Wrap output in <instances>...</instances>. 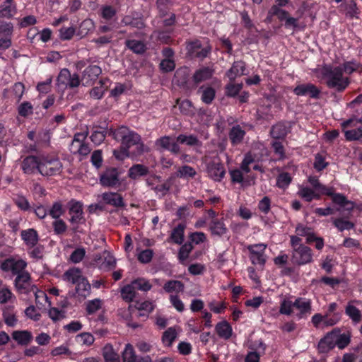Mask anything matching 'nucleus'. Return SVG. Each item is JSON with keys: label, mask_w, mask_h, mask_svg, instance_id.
I'll return each mask as SVG.
<instances>
[{"label": "nucleus", "mask_w": 362, "mask_h": 362, "mask_svg": "<svg viewBox=\"0 0 362 362\" xmlns=\"http://www.w3.org/2000/svg\"><path fill=\"white\" fill-rule=\"evenodd\" d=\"M27 266V262L18 255H10L1 262L0 269L15 276L25 271Z\"/></svg>", "instance_id": "obj_5"}, {"label": "nucleus", "mask_w": 362, "mask_h": 362, "mask_svg": "<svg viewBox=\"0 0 362 362\" xmlns=\"http://www.w3.org/2000/svg\"><path fill=\"white\" fill-rule=\"evenodd\" d=\"M186 225L184 223H179L175 227L170 236V239L175 244L182 245L185 239V229Z\"/></svg>", "instance_id": "obj_38"}, {"label": "nucleus", "mask_w": 362, "mask_h": 362, "mask_svg": "<svg viewBox=\"0 0 362 362\" xmlns=\"http://www.w3.org/2000/svg\"><path fill=\"white\" fill-rule=\"evenodd\" d=\"M102 199L105 204L115 207H124L125 205L122 196L117 192H104Z\"/></svg>", "instance_id": "obj_26"}, {"label": "nucleus", "mask_w": 362, "mask_h": 362, "mask_svg": "<svg viewBox=\"0 0 362 362\" xmlns=\"http://www.w3.org/2000/svg\"><path fill=\"white\" fill-rule=\"evenodd\" d=\"M246 132L239 124L232 127L228 132V138L232 146H236L243 143Z\"/></svg>", "instance_id": "obj_22"}, {"label": "nucleus", "mask_w": 362, "mask_h": 362, "mask_svg": "<svg viewBox=\"0 0 362 362\" xmlns=\"http://www.w3.org/2000/svg\"><path fill=\"white\" fill-rule=\"evenodd\" d=\"M345 313L354 323H358L361 321L362 315L361 311L351 303H348L346 306Z\"/></svg>", "instance_id": "obj_46"}, {"label": "nucleus", "mask_w": 362, "mask_h": 362, "mask_svg": "<svg viewBox=\"0 0 362 362\" xmlns=\"http://www.w3.org/2000/svg\"><path fill=\"white\" fill-rule=\"evenodd\" d=\"M102 356L105 362H121L119 355L110 344H107L102 349Z\"/></svg>", "instance_id": "obj_36"}, {"label": "nucleus", "mask_w": 362, "mask_h": 362, "mask_svg": "<svg viewBox=\"0 0 362 362\" xmlns=\"http://www.w3.org/2000/svg\"><path fill=\"white\" fill-rule=\"evenodd\" d=\"M81 79L79 75L76 73L71 74L69 70L66 68L62 69L57 78V84L59 87L64 88H74L79 86Z\"/></svg>", "instance_id": "obj_7"}, {"label": "nucleus", "mask_w": 362, "mask_h": 362, "mask_svg": "<svg viewBox=\"0 0 362 362\" xmlns=\"http://www.w3.org/2000/svg\"><path fill=\"white\" fill-rule=\"evenodd\" d=\"M294 302L288 298H284L280 303L279 313L286 315H291L293 313Z\"/></svg>", "instance_id": "obj_57"}, {"label": "nucleus", "mask_w": 362, "mask_h": 362, "mask_svg": "<svg viewBox=\"0 0 362 362\" xmlns=\"http://www.w3.org/2000/svg\"><path fill=\"white\" fill-rule=\"evenodd\" d=\"M21 238L27 247L36 246L40 240L38 232L34 228L22 230Z\"/></svg>", "instance_id": "obj_20"}, {"label": "nucleus", "mask_w": 362, "mask_h": 362, "mask_svg": "<svg viewBox=\"0 0 362 362\" xmlns=\"http://www.w3.org/2000/svg\"><path fill=\"white\" fill-rule=\"evenodd\" d=\"M292 182V177L291 175L287 172L281 173L276 177V187L279 189H286L291 182Z\"/></svg>", "instance_id": "obj_51"}, {"label": "nucleus", "mask_w": 362, "mask_h": 362, "mask_svg": "<svg viewBox=\"0 0 362 362\" xmlns=\"http://www.w3.org/2000/svg\"><path fill=\"white\" fill-rule=\"evenodd\" d=\"M3 318L6 325L8 327H13L16 326L18 319L14 312L13 305H5L3 309Z\"/></svg>", "instance_id": "obj_33"}, {"label": "nucleus", "mask_w": 362, "mask_h": 362, "mask_svg": "<svg viewBox=\"0 0 362 362\" xmlns=\"http://www.w3.org/2000/svg\"><path fill=\"white\" fill-rule=\"evenodd\" d=\"M81 273L82 272L81 269L73 267L64 272V278L65 280L71 282L73 284H76L83 278H84Z\"/></svg>", "instance_id": "obj_39"}, {"label": "nucleus", "mask_w": 362, "mask_h": 362, "mask_svg": "<svg viewBox=\"0 0 362 362\" xmlns=\"http://www.w3.org/2000/svg\"><path fill=\"white\" fill-rule=\"evenodd\" d=\"M119 173L116 168L106 169L100 176V183L106 187H115L120 185Z\"/></svg>", "instance_id": "obj_12"}, {"label": "nucleus", "mask_w": 362, "mask_h": 362, "mask_svg": "<svg viewBox=\"0 0 362 362\" xmlns=\"http://www.w3.org/2000/svg\"><path fill=\"white\" fill-rule=\"evenodd\" d=\"M321 74L326 86L339 93L343 92L349 85V78L344 76L341 66L325 65L322 68Z\"/></svg>", "instance_id": "obj_2"}, {"label": "nucleus", "mask_w": 362, "mask_h": 362, "mask_svg": "<svg viewBox=\"0 0 362 362\" xmlns=\"http://www.w3.org/2000/svg\"><path fill=\"white\" fill-rule=\"evenodd\" d=\"M11 336L21 346H28L33 339V334L28 330H16L12 332Z\"/></svg>", "instance_id": "obj_29"}, {"label": "nucleus", "mask_w": 362, "mask_h": 362, "mask_svg": "<svg viewBox=\"0 0 362 362\" xmlns=\"http://www.w3.org/2000/svg\"><path fill=\"white\" fill-rule=\"evenodd\" d=\"M193 249L194 246L191 242H186L185 243L182 244L177 254V259L180 264H185Z\"/></svg>", "instance_id": "obj_41"}, {"label": "nucleus", "mask_w": 362, "mask_h": 362, "mask_svg": "<svg viewBox=\"0 0 362 362\" xmlns=\"http://www.w3.org/2000/svg\"><path fill=\"white\" fill-rule=\"evenodd\" d=\"M149 169L147 166L142 164H134L128 170V177L132 180H136L140 177L146 176L148 174Z\"/></svg>", "instance_id": "obj_35"}, {"label": "nucleus", "mask_w": 362, "mask_h": 362, "mask_svg": "<svg viewBox=\"0 0 362 362\" xmlns=\"http://www.w3.org/2000/svg\"><path fill=\"white\" fill-rule=\"evenodd\" d=\"M76 285V291L78 296L86 298L90 294L91 286L86 277L83 278Z\"/></svg>", "instance_id": "obj_48"}, {"label": "nucleus", "mask_w": 362, "mask_h": 362, "mask_svg": "<svg viewBox=\"0 0 362 362\" xmlns=\"http://www.w3.org/2000/svg\"><path fill=\"white\" fill-rule=\"evenodd\" d=\"M69 213L71 215L69 219L70 223L72 224L84 223L86 218L83 216L82 202L72 199L69 202Z\"/></svg>", "instance_id": "obj_13"}, {"label": "nucleus", "mask_w": 362, "mask_h": 362, "mask_svg": "<svg viewBox=\"0 0 362 362\" xmlns=\"http://www.w3.org/2000/svg\"><path fill=\"white\" fill-rule=\"evenodd\" d=\"M209 230L212 236H217L219 238L226 235L228 231L223 218L211 219L209 223Z\"/></svg>", "instance_id": "obj_19"}, {"label": "nucleus", "mask_w": 362, "mask_h": 362, "mask_svg": "<svg viewBox=\"0 0 362 362\" xmlns=\"http://www.w3.org/2000/svg\"><path fill=\"white\" fill-rule=\"evenodd\" d=\"M122 298L127 303L132 302L136 296V292L132 284L124 285L120 291Z\"/></svg>", "instance_id": "obj_47"}, {"label": "nucleus", "mask_w": 362, "mask_h": 362, "mask_svg": "<svg viewBox=\"0 0 362 362\" xmlns=\"http://www.w3.org/2000/svg\"><path fill=\"white\" fill-rule=\"evenodd\" d=\"M216 332L218 336L223 339H229L233 334L231 325L226 320L218 322L215 327Z\"/></svg>", "instance_id": "obj_31"}, {"label": "nucleus", "mask_w": 362, "mask_h": 362, "mask_svg": "<svg viewBox=\"0 0 362 362\" xmlns=\"http://www.w3.org/2000/svg\"><path fill=\"white\" fill-rule=\"evenodd\" d=\"M185 288L184 284L178 280H169L165 283L163 289L166 293H180L183 292Z\"/></svg>", "instance_id": "obj_43"}, {"label": "nucleus", "mask_w": 362, "mask_h": 362, "mask_svg": "<svg viewBox=\"0 0 362 362\" xmlns=\"http://www.w3.org/2000/svg\"><path fill=\"white\" fill-rule=\"evenodd\" d=\"M242 88V83H233L230 81L225 87V95L227 97L235 98L239 94Z\"/></svg>", "instance_id": "obj_56"}, {"label": "nucleus", "mask_w": 362, "mask_h": 362, "mask_svg": "<svg viewBox=\"0 0 362 362\" xmlns=\"http://www.w3.org/2000/svg\"><path fill=\"white\" fill-rule=\"evenodd\" d=\"M44 249L45 248L42 245L37 243L36 246L33 247H27V252L30 258L39 260L43 258Z\"/></svg>", "instance_id": "obj_55"}, {"label": "nucleus", "mask_w": 362, "mask_h": 362, "mask_svg": "<svg viewBox=\"0 0 362 362\" xmlns=\"http://www.w3.org/2000/svg\"><path fill=\"white\" fill-rule=\"evenodd\" d=\"M14 285L18 291L23 293H27L29 291L30 285V274L25 270L16 275Z\"/></svg>", "instance_id": "obj_18"}, {"label": "nucleus", "mask_w": 362, "mask_h": 362, "mask_svg": "<svg viewBox=\"0 0 362 362\" xmlns=\"http://www.w3.org/2000/svg\"><path fill=\"white\" fill-rule=\"evenodd\" d=\"M54 233L58 236L63 235L67 230L68 226L62 219H56L52 223Z\"/></svg>", "instance_id": "obj_61"}, {"label": "nucleus", "mask_w": 362, "mask_h": 362, "mask_svg": "<svg viewBox=\"0 0 362 362\" xmlns=\"http://www.w3.org/2000/svg\"><path fill=\"white\" fill-rule=\"evenodd\" d=\"M131 284L136 291L139 290L146 292L150 291L152 288V285L150 282L144 278H137L132 281Z\"/></svg>", "instance_id": "obj_50"}, {"label": "nucleus", "mask_w": 362, "mask_h": 362, "mask_svg": "<svg viewBox=\"0 0 362 362\" xmlns=\"http://www.w3.org/2000/svg\"><path fill=\"white\" fill-rule=\"evenodd\" d=\"M329 165V163L326 161L325 156L320 153L315 155L313 168L317 172H321Z\"/></svg>", "instance_id": "obj_59"}, {"label": "nucleus", "mask_w": 362, "mask_h": 362, "mask_svg": "<svg viewBox=\"0 0 362 362\" xmlns=\"http://www.w3.org/2000/svg\"><path fill=\"white\" fill-rule=\"evenodd\" d=\"M196 174L197 172L194 168L185 165L179 168L176 173V176L180 178H192L196 175Z\"/></svg>", "instance_id": "obj_58"}, {"label": "nucleus", "mask_w": 362, "mask_h": 362, "mask_svg": "<svg viewBox=\"0 0 362 362\" xmlns=\"http://www.w3.org/2000/svg\"><path fill=\"white\" fill-rule=\"evenodd\" d=\"M174 4L173 0H156V6L158 10V16L163 18L170 14Z\"/></svg>", "instance_id": "obj_34"}, {"label": "nucleus", "mask_w": 362, "mask_h": 362, "mask_svg": "<svg viewBox=\"0 0 362 362\" xmlns=\"http://www.w3.org/2000/svg\"><path fill=\"white\" fill-rule=\"evenodd\" d=\"M246 64L245 62L235 61L233 63L232 66L226 73L230 81L233 82L238 76L246 75Z\"/></svg>", "instance_id": "obj_21"}, {"label": "nucleus", "mask_w": 362, "mask_h": 362, "mask_svg": "<svg viewBox=\"0 0 362 362\" xmlns=\"http://www.w3.org/2000/svg\"><path fill=\"white\" fill-rule=\"evenodd\" d=\"M51 134L49 130L43 129L37 134L36 141L42 148L47 147L50 144Z\"/></svg>", "instance_id": "obj_54"}, {"label": "nucleus", "mask_w": 362, "mask_h": 362, "mask_svg": "<svg viewBox=\"0 0 362 362\" xmlns=\"http://www.w3.org/2000/svg\"><path fill=\"white\" fill-rule=\"evenodd\" d=\"M40 156H28L21 163V169L25 174L32 175L36 172L40 173Z\"/></svg>", "instance_id": "obj_15"}, {"label": "nucleus", "mask_w": 362, "mask_h": 362, "mask_svg": "<svg viewBox=\"0 0 362 362\" xmlns=\"http://www.w3.org/2000/svg\"><path fill=\"white\" fill-rule=\"evenodd\" d=\"M313 256L312 250L309 247L300 245L293 251L292 261L298 266L305 265L313 262Z\"/></svg>", "instance_id": "obj_9"}, {"label": "nucleus", "mask_w": 362, "mask_h": 362, "mask_svg": "<svg viewBox=\"0 0 362 362\" xmlns=\"http://www.w3.org/2000/svg\"><path fill=\"white\" fill-rule=\"evenodd\" d=\"M107 134H110V131L107 127L94 126L90 139L95 145L98 146L104 141Z\"/></svg>", "instance_id": "obj_30"}, {"label": "nucleus", "mask_w": 362, "mask_h": 362, "mask_svg": "<svg viewBox=\"0 0 362 362\" xmlns=\"http://www.w3.org/2000/svg\"><path fill=\"white\" fill-rule=\"evenodd\" d=\"M293 93L297 96H309L312 99H319L321 90L312 83H300L293 90Z\"/></svg>", "instance_id": "obj_10"}, {"label": "nucleus", "mask_w": 362, "mask_h": 362, "mask_svg": "<svg viewBox=\"0 0 362 362\" xmlns=\"http://www.w3.org/2000/svg\"><path fill=\"white\" fill-rule=\"evenodd\" d=\"M134 308L139 310L138 317H142L147 319L149 314L154 310L155 305L150 300H145L141 303L136 301Z\"/></svg>", "instance_id": "obj_32"}, {"label": "nucleus", "mask_w": 362, "mask_h": 362, "mask_svg": "<svg viewBox=\"0 0 362 362\" xmlns=\"http://www.w3.org/2000/svg\"><path fill=\"white\" fill-rule=\"evenodd\" d=\"M122 23L137 29H143L146 25L142 17L134 18L129 15H127L122 18Z\"/></svg>", "instance_id": "obj_42"}, {"label": "nucleus", "mask_w": 362, "mask_h": 362, "mask_svg": "<svg viewBox=\"0 0 362 362\" xmlns=\"http://www.w3.org/2000/svg\"><path fill=\"white\" fill-rule=\"evenodd\" d=\"M173 81L177 86L184 90L194 89L193 76H191L190 69L186 66H181L175 71Z\"/></svg>", "instance_id": "obj_6"}, {"label": "nucleus", "mask_w": 362, "mask_h": 362, "mask_svg": "<svg viewBox=\"0 0 362 362\" xmlns=\"http://www.w3.org/2000/svg\"><path fill=\"white\" fill-rule=\"evenodd\" d=\"M173 28L158 30L157 31L158 40L163 44H170L173 41L170 35L173 33Z\"/></svg>", "instance_id": "obj_62"}, {"label": "nucleus", "mask_w": 362, "mask_h": 362, "mask_svg": "<svg viewBox=\"0 0 362 362\" xmlns=\"http://www.w3.org/2000/svg\"><path fill=\"white\" fill-rule=\"evenodd\" d=\"M117 14V10L112 6L105 5L100 9V16L106 21L112 20Z\"/></svg>", "instance_id": "obj_64"}, {"label": "nucleus", "mask_w": 362, "mask_h": 362, "mask_svg": "<svg viewBox=\"0 0 362 362\" xmlns=\"http://www.w3.org/2000/svg\"><path fill=\"white\" fill-rule=\"evenodd\" d=\"M267 245L264 243H257L249 245L247 250L249 252V257L252 264L264 267L266 263V257L264 255Z\"/></svg>", "instance_id": "obj_8"}, {"label": "nucleus", "mask_w": 362, "mask_h": 362, "mask_svg": "<svg viewBox=\"0 0 362 362\" xmlns=\"http://www.w3.org/2000/svg\"><path fill=\"white\" fill-rule=\"evenodd\" d=\"M291 125L289 122L280 121L272 126L269 132L270 136L274 140H285L291 132Z\"/></svg>", "instance_id": "obj_14"}, {"label": "nucleus", "mask_w": 362, "mask_h": 362, "mask_svg": "<svg viewBox=\"0 0 362 362\" xmlns=\"http://www.w3.org/2000/svg\"><path fill=\"white\" fill-rule=\"evenodd\" d=\"M102 74L101 68L98 65H89L82 72V81L85 86L92 85Z\"/></svg>", "instance_id": "obj_17"}, {"label": "nucleus", "mask_w": 362, "mask_h": 362, "mask_svg": "<svg viewBox=\"0 0 362 362\" xmlns=\"http://www.w3.org/2000/svg\"><path fill=\"white\" fill-rule=\"evenodd\" d=\"M176 141L180 144H186L189 146H202V142L198 139L197 136L193 134L189 136L180 134L177 136Z\"/></svg>", "instance_id": "obj_49"}, {"label": "nucleus", "mask_w": 362, "mask_h": 362, "mask_svg": "<svg viewBox=\"0 0 362 362\" xmlns=\"http://www.w3.org/2000/svg\"><path fill=\"white\" fill-rule=\"evenodd\" d=\"M138 356L131 344H127L121 353L122 362H135Z\"/></svg>", "instance_id": "obj_45"}, {"label": "nucleus", "mask_w": 362, "mask_h": 362, "mask_svg": "<svg viewBox=\"0 0 362 362\" xmlns=\"http://www.w3.org/2000/svg\"><path fill=\"white\" fill-rule=\"evenodd\" d=\"M271 146L276 155L278 156V160H282L286 158L284 146L280 140H274L271 142Z\"/></svg>", "instance_id": "obj_60"}, {"label": "nucleus", "mask_w": 362, "mask_h": 362, "mask_svg": "<svg viewBox=\"0 0 362 362\" xmlns=\"http://www.w3.org/2000/svg\"><path fill=\"white\" fill-rule=\"evenodd\" d=\"M208 173L215 181H221L225 176L226 170L221 163H211L208 166Z\"/></svg>", "instance_id": "obj_28"}, {"label": "nucleus", "mask_w": 362, "mask_h": 362, "mask_svg": "<svg viewBox=\"0 0 362 362\" xmlns=\"http://www.w3.org/2000/svg\"><path fill=\"white\" fill-rule=\"evenodd\" d=\"M294 308L298 310L296 314L298 319L306 318L312 312L311 300L298 297L294 301Z\"/></svg>", "instance_id": "obj_16"}, {"label": "nucleus", "mask_w": 362, "mask_h": 362, "mask_svg": "<svg viewBox=\"0 0 362 362\" xmlns=\"http://www.w3.org/2000/svg\"><path fill=\"white\" fill-rule=\"evenodd\" d=\"M64 213L65 210L60 202H54L48 211V214L54 220L60 219V217L64 215Z\"/></svg>", "instance_id": "obj_53"}, {"label": "nucleus", "mask_w": 362, "mask_h": 362, "mask_svg": "<svg viewBox=\"0 0 362 362\" xmlns=\"http://www.w3.org/2000/svg\"><path fill=\"white\" fill-rule=\"evenodd\" d=\"M109 136H112L114 139L121 141L122 146L128 151L131 147L136 146L135 150L131 152L132 157L141 156L144 152L148 151V148L141 141V136L126 127L122 126L117 129H110Z\"/></svg>", "instance_id": "obj_1"}, {"label": "nucleus", "mask_w": 362, "mask_h": 362, "mask_svg": "<svg viewBox=\"0 0 362 362\" xmlns=\"http://www.w3.org/2000/svg\"><path fill=\"white\" fill-rule=\"evenodd\" d=\"M338 308L337 303H331L327 308L325 317L328 319L325 321V325L327 326H333L337 324L341 317V312H336Z\"/></svg>", "instance_id": "obj_25"}, {"label": "nucleus", "mask_w": 362, "mask_h": 362, "mask_svg": "<svg viewBox=\"0 0 362 362\" xmlns=\"http://www.w3.org/2000/svg\"><path fill=\"white\" fill-rule=\"evenodd\" d=\"M125 47L136 54H143L146 51V45L141 40H127Z\"/></svg>", "instance_id": "obj_37"}, {"label": "nucleus", "mask_w": 362, "mask_h": 362, "mask_svg": "<svg viewBox=\"0 0 362 362\" xmlns=\"http://www.w3.org/2000/svg\"><path fill=\"white\" fill-rule=\"evenodd\" d=\"M156 149L163 152V151H168L171 153L177 155L180 152V147L178 142L174 141L169 136H163L157 139L155 141Z\"/></svg>", "instance_id": "obj_11"}, {"label": "nucleus", "mask_w": 362, "mask_h": 362, "mask_svg": "<svg viewBox=\"0 0 362 362\" xmlns=\"http://www.w3.org/2000/svg\"><path fill=\"white\" fill-rule=\"evenodd\" d=\"M186 54L191 59L204 60L211 53L212 47L207 42L205 45L198 40H192L186 42Z\"/></svg>", "instance_id": "obj_4"}, {"label": "nucleus", "mask_w": 362, "mask_h": 362, "mask_svg": "<svg viewBox=\"0 0 362 362\" xmlns=\"http://www.w3.org/2000/svg\"><path fill=\"white\" fill-rule=\"evenodd\" d=\"M62 163L56 156L41 155L40 174L42 176H54L62 171Z\"/></svg>", "instance_id": "obj_3"}, {"label": "nucleus", "mask_w": 362, "mask_h": 362, "mask_svg": "<svg viewBox=\"0 0 362 362\" xmlns=\"http://www.w3.org/2000/svg\"><path fill=\"white\" fill-rule=\"evenodd\" d=\"M332 223L339 232H343L345 230H350L355 227V223L354 222L342 217L334 218Z\"/></svg>", "instance_id": "obj_44"}, {"label": "nucleus", "mask_w": 362, "mask_h": 362, "mask_svg": "<svg viewBox=\"0 0 362 362\" xmlns=\"http://www.w3.org/2000/svg\"><path fill=\"white\" fill-rule=\"evenodd\" d=\"M332 331L327 332L317 344V350L320 354H327L335 347L334 334Z\"/></svg>", "instance_id": "obj_23"}, {"label": "nucleus", "mask_w": 362, "mask_h": 362, "mask_svg": "<svg viewBox=\"0 0 362 362\" xmlns=\"http://www.w3.org/2000/svg\"><path fill=\"white\" fill-rule=\"evenodd\" d=\"M332 332H335L334 334V344L339 349H344L351 342V334L349 332L341 333L339 329L335 328L332 330Z\"/></svg>", "instance_id": "obj_27"}, {"label": "nucleus", "mask_w": 362, "mask_h": 362, "mask_svg": "<svg viewBox=\"0 0 362 362\" xmlns=\"http://www.w3.org/2000/svg\"><path fill=\"white\" fill-rule=\"evenodd\" d=\"M94 27V22L90 18H86L81 23L77 35L81 37H84L88 35L90 31L93 30Z\"/></svg>", "instance_id": "obj_52"}, {"label": "nucleus", "mask_w": 362, "mask_h": 362, "mask_svg": "<svg viewBox=\"0 0 362 362\" xmlns=\"http://www.w3.org/2000/svg\"><path fill=\"white\" fill-rule=\"evenodd\" d=\"M344 136L347 141H356L362 137V127L360 126L351 130H343Z\"/></svg>", "instance_id": "obj_63"}, {"label": "nucleus", "mask_w": 362, "mask_h": 362, "mask_svg": "<svg viewBox=\"0 0 362 362\" xmlns=\"http://www.w3.org/2000/svg\"><path fill=\"white\" fill-rule=\"evenodd\" d=\"M214 74V70L209 66H202L197 69L192 75L194 81V88H197L199 83L211 78Z\"/></svg>", "instance_id": "obj_24"}, {"label": "nucleus", "mask_w": 362, "mask_h": 362, "mask_svg": "<svg viewBox=\"0 0 362 362\" xmlns=\"http://www.w3.org/2000/svg\"><path fill=\"white\" fill-rule=\"evenodd\" d=\"M327 192L329 194H326V195L332 198L333 203L341 207H346L347 203H351V201L348 200L343 194L334 192L333 187H329Z\"/></svg>", "instance_id": "obj_40"}]
</instances>
